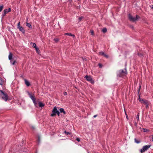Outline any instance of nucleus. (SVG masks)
<instances>
[{
    "instance_id": "44",
    "label": "nucleus",
    "mask_w": 153,
    "mask_h": 153,
    "mask_svg": "<svg viewBox=\"0 0 153 153\" xmlns=\"http://www.w3.org/2000/svg\"><path fill=\"white\" fill-rule=\"evenodd\" d=\"M67 131H64V133L65 134H66L67 133Z\"/></svg>"
},
{
    "instance_id": "11",
    "label": "nucleus",
    "mask_w": 153,
    "mask_h": 153,
    "mask_svg": "<svg viewBox=\"0 0 153 153\" xmlns=\"http://www.w3.org/2000/svg\"><path fill=\"white\" fill-rule=\"evenodd\" d=\"M99 54L100 55L103 56L105 57H106V58H108V55H106L103 52L101 51L99 53Z\"/></svg>"
},
{
    "instance_id": "41",
    "label": "nucleus",
    "mask_w": 153,
    "mask_h": 153,
    "mask_svg": "<svg viewBox=\"0 0 153 153\" xmlns=\"http://www.w3.org/2000/svg\"><path fill=\"white\" fill-rule=\"evenodd\" d=\"M31 128L33 130H34L35 129V128L33 126H31Z\"/></svg>"
},
{
    "instance_id": "14",
    "label": "nucleus",
    "mask_w": 153,
    "mask_h": 153,
    "mask_svg": "<svg viewBox=\"0 0 153 153\" xmlns=\"http://www.w3.org/2000/svg\"><path fill=\"white\" fill-rule=\"evenodd\" d=\"M25 85L28 87L30 85V84L29 81L26 79H25Z\"/></svg>"
},
{
    "instance_id": "32",
    "label": "nucleus",
    "mask_w": 153,
    "mask_h": 153,
    "mask_svg": "<svg viewBox=\"0 0 153 153\" xmlns=\"http://www.w3.org/2000/svg\"><path fill=\"white\" fill-rule=\"evenodd\" d=\"M149 103H147L146 105V109H148V108H149Z\"/></svg>"
},
{
    "instance_id": "6",
    "label": "nucleus",
    "mask_w": 153,
    "mask_h": 153,
    "mask_svg": "<svg viewBox=\"0 0 153 153\" xmlns=\"http://www.w3.org/2000/svg\"><path fill=\"white\" fill-rule=\"evenodd\" d=\"M139 101L142 103L143 104L145 105H146L147 103H149V102L147 100H144L143 99L140 98V94L138 97Z\"/></svg>"
},
{
    "instance_id": "19",
    "label": "nucleus",
    "mask_w": 153,
    "mask_h": 153,
    "mask_svg": "<svg viewBox=\"0 0 153 153\" xmlns=\"http://www.w3.org/2000/svg\"><path fill=\"white\" fill-rule=\"evenodd\" d=\"M35 49L36 53L39 54L40 53V51L39 50V49L37 47Z\"/></svg>"
},
{
    "instance_id": "8",
    "label": "nucleus",
    "mask_w": 153,
    "mask_h": 153,
    "mask_svg": "<svg viewBox=\"0 0 153 153\" xmlns=\"http://www.w3.org/2000/svg\"><path fill=\"white\" fill-rule=\"evenodd\" d=\"M9 59L10 61V62L12 63V65H14L15 63L17 62L16 60H14L13 62V54L11 53L10 52L8 56Z\"/></svg>"
},
{
    "instance_id": "46",
    "label": "nucleus",
    "mask_w": 153,
    "mask_h": 153,
    "mask_svg": "<svg viewBox=\"0 0 153 153\" xmlns=\"http://www.w3.org/2000/svg\"><path fill=\"white\" fill-rule=\"evenodd\" d=\"M97 116V115H94V116H93V117H94V118H95V117H96Z\"/></svg>"
},
{
    "instance_id": "2",
    "label": "nucleus",
    "mask_w": 153,
    "mask_h": 153,
    "mask_svg": "<svg viewBox=\"0 0 153 153\" xmlns=\"http://www.w3.org/2000/svg\"><path fill=\"white\" fill-rule=\"evenodd\" d=\"M59 116L60 115V112L57 109V107L56 106L54 107L52 111V113L51 114V116L52 117L55 116L56 115Z\"/></svg>"
},
{
    "instance_id": "20",
    "label": "nucleus",
    "mask_w": 153,
    "mask_h": 153,
    "mask_svg": "<svg viewBox=\"0 0 153 153\" xmlns=\"http://www.w3.org/2000/svg\"><path fill=\"white\" fill-rule=\"evenodd\" d=\"M26 25L28 27L30 28H32L31 25V24L30 23H29L28 22H27L26 23Z\"/></svg>"
},
{
    "instance_id": "12",
    "label": "nucleus",
    "mask_w": 153,
    "mask_h": 153,
    "mask_svg": "<svg viewBox=\"0 0 153 153\" xmlns=\"http://www.w3.org/2000/svg\"><path fill=\"white\" fill-rule=\"evenodd\" d=\"M59 110L60 113V112L61 113H63L64 115H65L66 114V112L65 111L64 108H61L59 109Z\"/></svg>"
},
{
    "instance_id": "15",
    "label": "nucleus",
    "mask_w": 153,
    "mask_h": 153,
    "mask_svg": "<svg viewBox=\"0 0 153 153\" xmlns=\"http://www.w3.org/2000/svg\"><path fill=\"white\" fill-rule=\"evenodd\" d=\"M38 103H39V106L40 107H43L45 105V104H44L42 102H40V101Z\"/></svg>"
},
{
    "instance_id": "33",
    "label": "nucleus",
    "mask_w": 153,
    "mask_h": 153,
    "mask_svg": "<svg viewBox=\"0 0 153 153\" xmlns=\"http://www.w3.org/2000/svg\"><path fill=\"white\" fill-rule=\"evenodd\" d=\"M98 66H99V67L100 68H101L102 66V65L100 63H99L98 64Z\"/></svg>"
},
{
    "instance_id": "3",
    "label": "nucleus",
    "mask_w": 153,
    "mask_h": 153,
    "mask_svg": "<svg viewBox=\"0 0 153 153\" xmlns=\"http://www.w3.org/2000/svg\"><path fill=\"white\" fill-rule=\"evenodd\" d=\"M128 18L130 21L134 22L137 20L138 19H140V17L138 15H136V17H134L131 14L129 13L128 15Z\"/></svg>"
},
{
    "instance_id": "7",
    "label": "nucleus",
    "mask_w": 153,
    "mask_h": 153,
    "mask_svg": "<svg viewBox=\"0 0 153 153\" xmlns=\"http://www.w3.org/2000/svg\"><path fill=\"white\" fill-rule=\"evenodd\" d=\"M17 28L23 34H24L25 33V30L23 27L20 26V22H19L17 25Z\"/></svg>"
},
{
    "instance_id": "45",
    "label": "nucleus",
    "mask_w": 153,
    "mask_h": 153,
    "mask_svg": "<svg viewBox=\"0 0 153 153\" xmlns=\"http://www.w3.org/2000/svg\"><path fill=\"white\" fill-rule=\"evenodd\" d=\"M152 141H153V135H152Z\"/></svg>"
},
{
    "instance_id": "16",
    "label": "nucleus",
    "mask_w": 153,
    "mask_h": 153,
    "mask_svg": "<svg viewBox=\"0 0 153 153\" xmlns=\"http://www.w3.org/2000/svg\"><path fill=\"white\" fill-rule=\"evenodd\" d=\"M64 35H68L70 36H73L74 37H75V35L74 34L70 33H65Z\"/></svg>"
},
{
    "instance_id": "24",
    "label": "nucleus",
    "mask_w": 153,
    "mask_h": 153,
    "mask_svg": "<svg viewBox=\"0 0 153 153\" xmlns=\"http://www.w3.org/2000/svg\"><path fill=\"white\" fill-rule=\"evenodd\" d=\"M31 44H33V45L32 46V47L34 48H35L37 47L36 46V44L35 43H32V42H31L30 43Z\"/></svg>"
},
{
    "instance_id": "1",
    "label": "nucleus",
    "mask_w": 153,
    "mask_h": 153,
    "mask_svg": "<svg viewBox=\"0 0 153 153\" xmlns=\"http://www.w3.org/2000/svg\"><path fill=\"white\" fill-rule=\"evenodd\" d=\"M127 74V72L126 68L125 69V71L123 70H120L118 73L117 74V76L119 77L123 78Z\"/></svg>"
},
{
    "instance_id": "38",
    "label": "nucleus",
    "mask_w": 153,
    "mask_h": 153,
    "mask_svg": "<svg viewBox=\"0 0 153 153\" xmlns=\"http://www.w3.org/2000/svg\"><path fill=\"white\" fill-rule=\"evenodd\" d=\"M134 124L135 126H136V127L137 126V123L135 121Z\"/></svg>"
},
{
    "instance_id": "39",
    "label": "nucleus",
    "mask_w": 153,
    "mask_h": 153,
    "mask_svg": "<svg viewBox=\"0 0 153 153\" xmlns=\"http://www.w3.org/2000/svg\"><path fill=\"white\" fill-rule=\"evenodd\" d=\"M32 100L33 101V103H35V102H36V98H35V99H33Z\"/></svg>"
},
{
    "instance_id": "42",
    "label": "nucleus",
    "mask_w": 153,
    "mask_h": 153,
    "mask_svg": "<svg viewBox=\"0 0 153 153\" xmlns=\"http://www.w3.org/2000/svg\"><path fill=\"white\" fill-rule=\"evenodd\" d=\"M34 105L36 107V105H37V102H35V103H34Z\"/></svg>"
},
{
    "instance_id": "43",
    "label": "nucleus",
    "mask_w": 153,
    "mask_h": 153,
    "mask_svg": "<svg viewBox=\"0 0 153 153\" xmlns=\"http://www.w3.org/2000/svg\"><path fill=\"white\" fill-rule=\"evenodd\" d=\"M68 1L71 3L72 1V0H68Z\"/></svg>"
},
{
    "instance_id": "35",
    "label": "nucleus",
    "mask_w": 153,
    "mask_h": 153,
    "mask_svg": "<svg viewBox=\"0 0 153 153\" xmlns=\"http://www.w3.org/2000/svg\"><path fill=\"white\" fill-rule=\"evenodd\" d=\"M143 130L144 132H146L148 131V130L146 128H143Z\"/></svg>"
},
{
    "instance_id": "27",
    "label": "nucleus",
    "mask_w": 153,
    "mask_h": 153,
    "mask_svg": "<svg viewBox=\"0 0 153 153\" xmlns=\"http://www.w3.org/2000/svg\"><path fill=\"white\" fill-rule=\"evenodd\" d=\"M107 31V29L106 28H104L102 30V32L104 33H105Z\"/></svg>"
},
{
    "instance_id": "21",
    "label": "nucleus",
    "mask_w": 153,
    "mask_h": 153,
    "mask_svg": "<svg viewBox=\"0 0 153 153\" xmlns=\"http://www.w3.org/2000/svg\"><path fill=\"white\" fill-rule=\"evenodd\" d=\"M137 54L140 57L143 58V54L142 53H138Z\"/></svg>"
},
{
    "instance_id": "48",
    "label": "nucleus",
    "mask_w": 153,
    "mask_h": 153,
    "mask_svg": "<svg viewBox=\"0 0 153 153\" xmlns=\"http://www.w3.org/2000/svg\"><path fill=\"white\" fill-rule=\"evenodd\" d=\"M131 27L132 29H134V27L133 26H131Z\"/></svg>"
},
{
    "instance_id": "4",
    "label": "nucleus",
    "mask_w": 153,
    "mask_h": 153,
    "mask_svg": "<svg viewBox=\"0 0 153 153\" xmlns=\"http://www.w3.org/2000/svg\"><path fill=\"white\" fill-rule=\"evenodd\" d=\"M0 97L5 101H6L8 99L7 94L1 90H0Z\"/></svg>"
},
{
    "instance_id": "22",
    "label": "nucleus",
    "mask_w": 153,
    "mask_h": 153,
    "mask_svg": "<svg viewBox=\"0 0 153 153\" xmlns=\"http://www.w3.org/2000/svg\"><path fill=\"white\" fill-rule=\"evenodd\" d=\"M141 88V85H140L139 88H138V90L137 91H138V96L140 94V90Z\"/></svg>"
},
{
    "instance_id": "25",
    "label": "nucleus",
    "mask_w": 153,
    "mask_h": 153,
    "mask_svg": "<svg viewBox=\"0 0 153 153\" xmlns=\"http://www.w3.org/2000/svg\"><path fill=\"white\" fill-rule=\"evenodd\" d=\"M53 40L55 41L56 43L57 42L59 41V39L58 38H55L53 39Z\"/></svg>"
},
{
    "instance_id": "31",
    "label": "nucleus",
    "mask_w": 153,
    "mask_h": 153,
    "mask_svg": "<svg viewBox=\"0 0 153 153\" xmlns=\"http://www.w3.org/2000/svg\"><path fill=\"white\" fill-rule=\"evenodd\" d=\"M67 135L71 134V132H67L66 134Z\"/></svg>"
},
{
    "instance_id": "10",
    "label": "nucleus",
    "mask_w": 153,
    "mask_h": 153,
    "mask_svg": "<svg viewBox=\"0 0 153 153\" xmlns=\"http://www.w3.org/2000/svg\"><path fill=\"white\" fill-rule=\"evenodd\" d=\"M11 11V9L9 8L8 9H4L3 11V13L2 14V18H3L6 15V14L9 12H10Z\"/></svg>"
},
{
    "instance_id": "47",
    "label": "nucleus",
    "mask_w": 153,
    "mask_h": 153,
    "mask_svg": "<svg viewBox=\"0 0 153 153\" xmlns=\"http://www.w3.org/2000/svg\"><path fill=\"white\" fill-rule=\"evenodd\" d=\"M82 59H83V60H86V59L85 58H83Z\"/></svg>"
},
{
    "instance_id": "18",
    "label": "nucleus",
    "mask_w": 153,
    "mask_h": 153,
    "mask_svg": "<svg viewBox=\"0 0 153 153\" xmlns=\"http://www.w3.org/2000/svg\"><path fill=\"white\" fill-rule=\"evenodd\" d=\"M134 141L135 143H139L141 142V140L140 139L137 140L136 138L134 139Z\"/></svg>"
},
{
    "instance_id": "40",
    "label": "nucleus",
    "mask_w": 153,
    "mask_h": 153,
    "mask_svg": "<svg viewBox=\"0 0 153 153\" xmlns=\"http://www.w3.org/2000/svg\"><path fill=\"white\" fill-rule=\"evenodd\" d=\"M64 95H65V96H66L67 95V92H65L64 93Z\"/></svg>"
},
{
    "instance_id": "17",
    "label": "nucleus",
    "mask_w": 153,
    "mask_h": 153,
    "mask_svg": "<svg viewBox=\"0 0 153 153\" xmlns=\"http://www.w3.org/2000/svg\"><path fill=\"white\" fill-rule=\"evenodd\" d=\"M4 82L3 79L1 77H0V85H2Z\"/></svg>"
},
{
    "instance_id": "29",
    "label": "nucleus",
    "mask_w": 153,
    "mask_h": 153,
    "mask_svg": "<svg viewBox=\"0 0 153 153\" xmlns=\"http://www.w3.org/2000/svg\"><path fill=\"white\" fill-rule=\"evenodd\" d=\"M4 8L3 5L0 6V12Z\"/></svg>"
},
{
    "instance_id": "30",
    "label": "nucleus",
    "mask_w": 153,
    "mask_h": 153,
    "mask_svg": "<svg viewBox=\"0 0 153 153\" xmlns=\"http://www.w3.org/2000/svg\"><path fill=\"white\" fill-rule=\"evenodd\" d=\"M91 34L93 35V36H94V30H91Z\"/></svg>"
},
{
    "instance_id": "5",
    "label": "nucleus",
    "mask_w": 153,
    "mask_h": 153,
    "mask_svg": "<svg viewBox=\"0 0 153 153\" xmlns=\"http://www.w3.org/2000/svg\"><path fill=\"white\" fill-rule=\"evenodd\" d=\"M84 78L87 81L90 82L92 84L94 83V80H93L91 76L86 75L85 76Z\"/></svg>"
},
{
    "instance_id": "23",
    "label": "nucleus",
    "mask_w": 153,
    "mask_h": 153,
    "mask_svg": "<svg viewBox=\"0 0 153 153\" xmlns=\"http://www.w3.org/2000/svg\"><path fill=\"white\" fill-rule=\"evenodd\" d=\"M37 141L38 144H39L40 142V137L39 135L37 136Z\"/></svg>"
},
{
    "instance_id": "37",
    "label": "nucleus",
    "mask_w": 153,
    "mask_h": 153,
    "mask_svg": "<svg viewBox=\"0 0 153 153\" xmlns=\"http://www.w3.org/2000/svg\"><path fill=\"white\" fill-rule=\"evenodd\" d=\"M76 7V9H80V5H79V6Z\"/></svg>"
},
{
    "instance_id": "34",
    "label": "nucleus",
    "mask_w": 153,
    "mask_h": 153,
    "mask_svg": "<svg viewBox=\"0 0 153 153\" xmlns=\"http://www.w3.org/2000/svg\"><path fill=\"white\" fill-rule=\"evenodd\" d=\"M76 141H77L78 142H79L80 141V139L79 137H76Z\"/></svg>"
},
{
    "instance_id": "49",
    "label": "nucleus",
    "mask_w": 153,
    "mask_h": 153,
    "mask_svg": "<svg viewBox=\"0 0 153 153\" xmlns=\"http://www.w3.org/2000/svg\"><path fill=\"white\" fill-rule=\"evenodd\" d=\"M151 7V8L153 9V5H152L151 6H150Z\"/></svg>"
},
{
    "instance_id": "26",
    "label": "nucleus",
    "mask_w": 153,
    "mask_h": 153,
    "mask_svg": "<svg viewBox=\"0 0 153 153\" xmlns=\"http://www.w3.org/2000/svg\"><path fill=\"white\" fill-rule=\"evenodd\" d=\"M84 19V17L83 16H81L80 17H79L78 18V21H79V22H80L81 21V20L82 19Z\"/></svg>"
},
{
    "instance_id": "36",
    "label": "nucleus",
    "mask_w": 153,
    "mask_h": 153,
    "mask_svg": "<svg viewBox=\"0 0 153 153\" xmlns=\"http://www.w3.org/2000/svg\"><path fill=\"white\" fill-rule=\"evenodd\" d=\"M125 114H126V119H127V120H128V115H127V114L126 113V111H125Z\"/></svg>"
},
{
    "instance_id": "28",
    "label": "nucleus",
    "mask_w": 153,
    "mask_h": 153,
    "mask_svg": "<svg viewBox=\"0 0 153 153\" xmlns=\"http://www.w3.org/2000/svg\"><path fill=\"white\" fill-rule=\"evenodd\" d=\"M139 113H138L137 115L136 118L138 121L139 120Z\"/></svg>"
},
{
    "instance_id": "9",
    "label": "nucleus",
    "mask_w": 153,
    "mask_h": 153,
    "mask_svg": "<svg viewBox=\"0 0 153 153\" xmlns=\"http://www.w3.org/2000/svg\"><path fill=\"white\" fill-rule=\"evenodd\" d=\"M151 146V145H146L143 146L140 150V152L142 153L148 149Z\"/></svg>"
},
{
    "instance_id": "13",
    "label": "nucleus",
    "mask_w": 153,
    "mask_h": 153,
    "mask_svg": "<svg viewBox=\"0 0 153 153\" xmlns=\"http://www.w3.org/2000/svg\"><path fill=\"white\" fill-rule=\"evenodd\" d=\"M28 95H29V96L30 97V98L32 99V100H33V99H35L36 98L34 96V94L32 95L30 93H28Z\"/></svg>"
}]
</instances>
